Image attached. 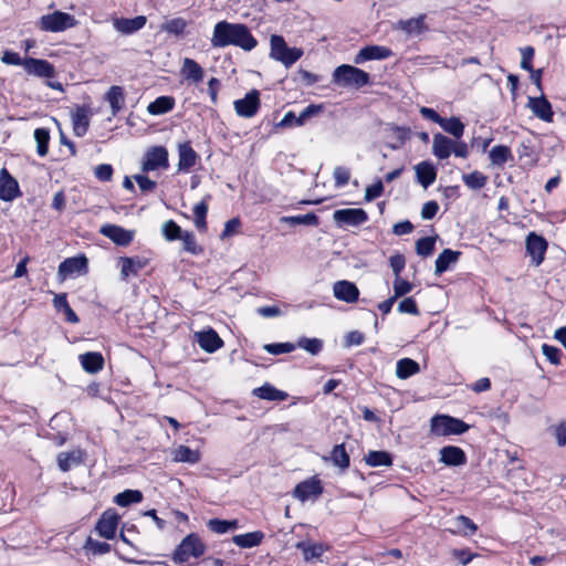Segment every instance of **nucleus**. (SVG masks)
<instances>
[{"label":"nucleus","mask_w":566,"mask_h":566,"mask_svg":"<svg viewBox=\"0 0 566 566\" xmlns=\"http://www.w3.org/2000/svg\"><path fill=\"white\" fill-rule=\"evenodd\" d=\"M229 45L251 51L258 45V41L245 24L222 20L216 23L213 28L211 46L226 48Z\"/></svg>","instance_id":"f257e3e1"},{"label":"nucleus","mask_w":566,"mask_h":566,"mask_svg":"<svg viewBox=\"0 0 566 566\" xmlns=\"http://www.w3.org/2000/svg\"><path fill=\"white\" fill-rule=\"evenodd\" d=\"M206 549L207 546L200 536L197 533H190L176 546L171 554V560L175 564L182 565L189 563L191 557L200 558L205 555Z\"/></svg>","instance_id":"f03ea898"},{"label":"nucleus","mask_w":566,"mask_h":566,"mask_svg":"<svg viewBox=\"0 0 566 566\" xmlns=\"http://www.w3.org/2000/svg\"><path fill=\"white\" fill-rule=\"evenodd\" d=\"M333 83L345 88H360L370 84V75L361 69L342 64L333 72Z\"/></svg>","instance_id":"7ed1b4c3"},{"label":"nucleus","mask_w":566,"mask_h":566,"mask_svg":"<svg viewBox=\"0 0 566 566\" xmlns=\"http://www.w3.org/2000/svg\"><path fill=\"white\" fill-rule=\"evenodd\" d=\"M470 429L462 419L449 415H434L430 420V430L434 436H461Z\"/></svg>","instance_id":"20e7f679"},{"label":"nucleus","mask_w":566,"mask_h":566,"mask_svg":"<svg viewBox=\"0 0 566 566\" xmlns=\"http://www.w3.org/2000/svg\"><path fill=\"white\" fill-rule=\"evenodd\" d=\"M270 57L281 62L286 69L291 67L303 56L301 48H290L282 35L273 34L270 38Z\"/></svg>","instance_id":"39448f33"},{"label":"nucleus","mask_w":566,"mask_h":566,"mask_svg":"<svg viewBox=\"0 0 566 566\" xmlns=\"http://www.w3.org/2000/svg\"><path fill=\"white\" fill-rule=\"evenodd\" d=\"M76 24L77 20L72 14L62 11L44 14L38 22L40 30L54 33L63 32L74 28Z\"/></svg>","instance_id":"423d86ee"},{"label":"nucleus","mask_w":566,"mask_h":566,"mask_svg":"<svg viewBox=\"0 0 566 566\" xmlns=\"http://www.w3.org/2000/svg\"><path fill=\"white\" fill-rule=\"evenodd\" d=\"M333 220L337 228L359 227L368 221V213L363 208L337 209Z\"/></svg>","instance_id":"0eeeda50"},{"label":"nucleus","mask_w":566,"mask_h":566,"mask_svg":"<svg viewBox=\"0 0 566 566\" xmlns=\"http://www.w3.org/2000/svg\"><path fill=\"white\" fill-rule=\"evenodd\" d=\"M169 166L168 150L164 146H154L146 150L142 160V171L166 169Z\"/></svg>","instance_id":"6e6552de"},{"label":"nucleus","mask_w":566,"mask_h":566,"mask_svg":"<svg viewBox=\"0 0 566 566\" xmlns=\"http://www.w3.org/2000/svg\"><path fill=\"white\" fill-rule=\"evenodd\" d=\"M323 492V482L314 475L297 483L293 490V496L301 502L316 501Z\"/></svg>","instance_id":"1a4fd4ad"},{"label":"nucleus","mask_w":566,"mask_h":566,"mask_svg":"<svg viewBox=\"0 0 566 566\" xmlns=\"http://www.w3.org/2000/svg\"><path fill=\"white\" fill-rule=\"evenodd\" d=\"M525 249L532 259V264L539 266L545 260L548 242L544 235L532 231L526 235Z\"/></svg>","instance_id":"9d476101"},{"label":"nucleus","mask_w":566,"mask_h":566,"mask_svg":"<svg viewBox=\"0 0 566 566\" xmlns=\"http://www.w3.org/2000/svg\"><path fill=\"white\" fill-rule=\"evenodd\" d=\"M120 521L119 514L114 509H107L96 522L95 531L101 537L113 539Z\"/></svg>","instance_id":"9b49d317"},{"label":"nucleus","mask_w":566,"mask_h":566,"mask_svg":"<svg viewBox=\"0 0 566 566\" xmlns=\"http://www.w3.org/2000/svg\"><path fill=\"white\" fill-rule=\"evenodd\" d=\"M324 109L322 104H310L306 106L298 115L294 112L289 111L283 116L282 120L279 123L281 127H292V126H302L308 119L317 116Z\"/></svg>","instance_id":"f8f14e48"},{"label":"nucleus","mask_w":566,"mask_h":566,"mask_svg":"<svg viewBox=\"0 0 566 566\" xmlns=\"http://www.w3.org/2000/svg\"><path fill=\"white\" fill-rule=\"evenodd\" d=\"M22 196L18 180L6 168L0 169V200L11 202Z\"/></svg>","instance_id":"ddd939ff"},{"label":"nucleus","mask_w":566,"mask_h":566,"mask_svg":"<svg viewBox=\"0 0 566 566\" xmlns=\"http://www.w3.org/2000/svg\"><path fill=\"white\" fill-rule=\"evenodd\" d=\"M99 233L118 247H127L133 242L135 231L127 230L117 224L106 223L101 227Z\"/></svg>","instance_id":"4468645a"},{"label":"nucleus","mask_w":566,"mask_h":566,"mask_svg":"<svg viewBox=\"0 0 566 566\" xmlns=\"http://www.w3.org/2000/svg\"><path fill=\"white\" fill-rule=\"evenodd\" d=\"M260 108V92L251 90L243 98L234 102V109L241 117L250 118L256 114Z\"/></svg>","instance_id":"2eb2a0df"},{"label":"nucleus","mask_w":566,"mask_h":566,"mask_svg":"<svg viewBox=\"0 0 566 566\" xmlns=\"http://www.w3.org/2000/svg\"><path fill=\"white\" fill-rule=\"evenodd\" d=\"M24 71L29 75L52 78L55 76V67L52 63L43 59L27 57L24 62Z\"/></svg>","instance_id":"dca6fc26"},{"label":"nucleus","mask_w":566,"mask_h":566,"mask_svg":"<svg viewBox=\"0 0 566 566\" xmlns=\"http://www.w3.org/2000/svg\"><path fill=\"white\" fill-rule=\"evenodd\" d=\"M88 260L84 254L66 258L62 261L57 269V274L65 279L73 274L85 273L87 271Z\"/></svg>","instance_id":"f3484780"},{"label":"nucleus","mask_w":566,"mask_h":566,"mask_svg":"<svg viewBox=\"0 0 566 566\" xmlns=\"http://www.w3.org/2000/svg\"><path fill=\"white\" fill-rule=\"evenodd\" d=\"M527 107L537 118L546 123L553 122L554 112L552 104L545 95L528 97Z\"/></svg>","instance_id":"a211bd4d"},{"label":"nucleus","mask_w":566,"mask_h":566,"mask_svg":"<svg viewBox=\"0 0 566 566\" xmlns=\"http://www.w3.org/2000/svg\"><path fill=\"white\" fill-rule=\"evenodd\" d=\"M391 49L381 45H366L359 50L354 57L355 64H361L366 61L385 60L392 56Z\"/></svg>","instance_id":"6ab92c4d"},{"label":"nucleus","mask_w":566,"mask_h":566,"mask_svg":"<svg viewBox=\"0 0 566 566\" xmlns=\"http://www.w3.org/2000/svg\"><path fill=\"white\" fill-rule=\"evenodd\" d=\"M439 454V461L447 467H461L468 461L464 450L457 446L442 447Z\"/></svg>","instance_id":"aec40b11"},{"label":"nucleus","mask_w":566,"mask_h":566,"mask_svg":"<svg viewBox=\"0 0 566 566\" xmlns=\"http://www.w3.org/2000/svg\"><path fill=\"white\" fill-rule=\"evenodd\" d=\"M147 23L145 15H136L135 18H116L113 20L114 29L124 34L130 35L142 30Z\"/></svg>","instance_id":"412c9836"},{"label":"nucleus","mask_w":566,"mask_h":566,"mask_svg":"<svg viewBox=\"0 0 566 566\" xmlns=\"http://www.w3.org/2000/svg\"><path fill=\"white\" fill-rule=\"evenodd\" d=\"M119 262L122 264L120 277L126 280L130 275L136 276L140 270L146 268L149 263V259L146 256H120Z\"/></svg>","instance_id":"4be33fe9"},{"label":"nucleus","mask_w":566,"mask_h":566,"mask_svg":"<svg viewBox=\"0 0 566 566\" xmlns=\"http://www.w3.org/2000/svg\"><path fill=\"white\" fill-rule=\"evenodd\" d=\"M196 336L200 348L209 354L216 353L224 344L219 334L211 327L197 333Z\"/></svg>","instance_id":"5701e85b"},{"label":"nucleus","mask_w":566,"mask_h":566,"mask_svg":"<svg viewBox=\"0 0 566 566\" xmlns=\"http://www.w3.org/2000/svg\"><path fill=\"white\" fill-rule=\"evenodd\" d=\"M334 296L346 303H355L359 298V290L354 282L342 280L334 283Z\"/></svg>","instance_id":"b1692460"},{"label":"nucleus","mask_w":566,"mask_h":566,"mask_svg":"<svg viewBox=\"0 0 566 566\" xmlns=\"http://www.w3.org/2000/svg\"><path fill=\"white\" fill-rule=\"evenodd\" d=\"M91 112L86 106H76L71 114L73 132L76 137H83L90 126Z\"/></svg>","instance_id":"393cba45"},{"label":"nucleus","mask_w":566,"mask_h":566,"mask_svg":"<svg viewBox=\"0 0 566 566\" xmlns=\"http://www.w3.org/2000/svg\"><path fill=\"white\" fill-rule=\"evenodd\" d=\"M416 179L417 181L427 189L430 187L437 179L438 169L437 167L429 160H423L416 165Z\"/></svg>","instance_id":"a878e982"},{"label":"nucleus","mask_w":566,"mask_h":566,"mask_svg":"<svg viewBox=\"0 0 566 566\" xmlns=\"http://www.w3.org/2000/svg\"><path fill=\"white\" fill-rule=\"evenodd\" d=\"M461 251H454L452 249H444L437 258L434 262V275L440 276L444 272L449 271L451 265L455 264L460 256Z\"/></svg>","instance_id":"bb28decb"},{"label":"nucleus","mask_w":566,"mask_h":566,"mask_svg":"<svg viewBox=\"0 0 566 566\" xmlns=\"http://www.w3.org/2000/svg\"><path fill=\"white\" fill-rule=\"evenodd\" d=\"M78 359L82 368L88 374L101 371L105 365V359L99 352H86L81 354Z\"/></svg>","instance_id":"cd10ccee"},{"label":"nucleus","mask_w":566,"mask_h":566,"mask_svg":"<svg viewBox=\"0 0 566 566\" xmlns=\"http://www.w3.org/2000/svg\"><path fill=\"white\" fill-rule=\"evenodd\" d=\"M295 548L302 552L305 562H311L319 558L328 549V546L323 543L301 541L296 543Z\"/></svg>","instance_id":"c85d7f7f"},{"label":"nucleus","mask_w":566,"mask_h":566,"mask_svg":"<svg viewBox=\"0 0 566 566\" xmlns=\"http://www.w3.org/2000/svg\"><path fill=\"white\" fill-rule=\"evenodd\" d=\"M252 395L268 401H283L289 398L286 391L280 390L270 382H265L262 386L254 388Z\"/></svg>","instance_id":"c756f323"},{"label":"nucleus","mask_w":566,"mask_h":566,"mask_svg":"<svg viewBox=\"0 0 566 566\" xmlns=\"http://www.w3.org/2000/svg\"><path fill=\"white\" fill-rule=\"evenodd\" d=\"M178 147H179L178 171L188 172L197 164L198 155L191 148V144H178Z\"/></svg>","instance_id":"7c9ffc66"},{"label":"nucleus","mask_w":566,"mask_h":566,"mask_svg":"<svg viewBox=\"0 0 566 566\" xmlns=\"http://www.w3.org/2000/svg\"><path fill=\"white\" fill-rule=\"evenodd\" d=\"M326 461H331L333 465L337 467L340 472H345L350 465V457L346 451L345 443L334 446Z\"/></svg>","instance_id":"2f4dec72"},{"label":"nucleus","mask_w":566,"mask_h":566,"mask_svg":"<svg viewBox=\"0 0 566 566\" xmlns=\"http://www.w3.org/2000/svg\"><path fill=\"white\" fill-rule=\"evenodd\" d=\"M280 222L289 224L291 227L306 226V227H318L319 218L315 212H308L306 214L298 216H282Z\"/></svg>","instance_id":"473e14b6"},{"label":"nucleus","mask_w":566,"mask_h":566,"mask_svg":"<svg viewBox=\"0 0 566 566\" xmlns=\"http://www.w3.org/2000/svg\"><path fill=\"white\" fill-rule=\"evenodd\" d=\"M489 157L491 164L497 168H503L506 163L514 161V156L512 155L510 147L502 144L493 147L489 153Z\"/></svg>","instance_id":"72a5a7b5"},{"label":"nucleus","mask_w":566,"mask_h":566,"mask_svg":"<svg viewBox=\"0 0 566 566\" xmlns=\"http://www.w3.org/2000/svg\"><path fill=\"white\" fill-rule=\"evenodd\" d=\"M176 105V99L172 96L163 95L148 104L147 112L150 115H164L172 111Z\"/></svg>","instance_id":"f704fd0d"},{"label":"nucleus","mask_w":566,"mask_h":566,"mask_svg":"<svg viewBox=\"0 0 566 566\" xmlns=\"http://www.w3.org/2000/svg\"><path fill=\"white\" fill-rule=\"evenodd\" d=\"M264 538V533L261 531L249 532L245 534H238L232 537V542L241 548H253L259 546Z\"/></svg>","instance_id":"c9c22d12"},{"label":"nucleus","mask_w":566,"mask_h":566,"mask_svg":"<svg viewBox=\"0 0 566 566\" xmlns=\"http://www.w3.org/2000/svg\"><path fill=\"white\" fill-rule=\"evenodd\" d=\"M181 75L185 80H191L195 83L203 80V69L192 59L186 57L181 66Z\"/></svg>","instance_id":"e433bc0d"},{"label":"nucleus","mask_w":566,"mask_h":566,"mask_svg":"<svg viewBox=\"0 0 566 566\" xmlns=\"http://www.w3.org/2000/svg\"><path fill=\"white\" fill-rule=\"evenodd\" d=\"M53 305L57 312H62L65 315L67 323L76 324L80 322L78 316L69 304L65 293L56 294L53 298Z\"/></svg>","instance_id":"4c0bfd02"},{"label":"nucleus","mask_w":566,"mask_h":566,"mask_svg":"<svg viewBox=\"0 0 566 566\" xmlns=\"http://www.w3.org/2000/svg\"><path fill=\"white\" fill-rule=\"evenodd\" d=\"M420 371V365L412 358H401L396 365V376L399 379H408Z\"/></svg>","instance_id":"58836bf2"},{"label":"nucleus","mask_w":566,"mask_h":566,"mask_svg":"<svg viewBox=\"0 0 566 566\" xmlns=\"http://www.w3.org/2000/svg\"><path fill=\"white\" fill-rule=\"evenodd\" d=\"M172 459L176 462L196 464L200 461L201 454L198 450L181 444L172 451Z\"/></svg>","instance_id":"ea45409f"},{"label":"nucleus","mask_w":566,"mask_h":566,"mask_svg":"<svg viewBox=\"0 0 566 566\" xmlns=\"http://www.w3.org/2000/svg\"><path fill=\"white\" fill-rule=\"evenodd\" d=\"M392 454L385 450L369 451L368 454L365 455L366 464L371 468L390 467L392 464Z\"/></svg>","instance_id":"a19ab883"},{"label":"nucleus","mask_w":566,"mask_h":566,"mask_svg":"<svg viewBox=\"0 0 566 566\" xmlns=\"http://www.w3.org/2000/svg\"><path fill=\"white\" fill-rule=\"evenodd\" d=\"M424 14L408 20H400L399 28L408 34H421L428 30L424 23Z\"/></svg>","instance_id":"79ce46f5"},{"label":"nucleus","mask_w":566,"mask_h":566,"mask_svg":"<svg viewBox=\"0 0 566 566\" xmlns=\"http://www.w3.org/2000/svg\"><path fill=\"white\" fill-rule=\"evenodd\" d=\"M105 101L111 105L112 113L117 114L125 103L124 90L120 86L113 85L105 94Z\"/></svg>","instance_id":"37998d69"},{"label":"nucleus","mask_w":566,"mask_h":566,"mask_svg":"<svg viewBox=\"0 0 566 566\" xmlns=\"http://www.w3.org/2000/svg\"><path fill=\"white\" fill-rule=\"evenodd\" d=\"M144 499L143 492L139 490L127 489L114 497V503L118 506L127 507L132 504L140 503Z\"/></svg>","instance_id":"c03bdc74"},{"label":"nucleus","mask_w":566,"mask_h":566,"mask_svg":"<svg viewBox=\"0 0 566 566\" xmlns=\"http://www.w3.org/2000/svg\"><path fill=\"white\" fill-rule=\"evenodd\" d=\"M207 527L209 531L217 534H226L230 531H234L239 527V523L237 520H221V518H210L207 522Z\"/></svg>","instance_id":"a18cd8bd"},{"label":"nucleus","mask_w":566,"mask_h":566,"mask_svg":"<svg viewBox=\"0 0 566 566\" xmlns=\"http://www.w3.org/2000/svg\"><path fill=\"white\" fill-rule=\"evenodd\" d=\"M439 125L446 133L450 134L457 139L461 138L463 135L464 125L459 117H442Z\"/></svg>","instance_id":"49530a36"},{"label":"nucleus","mask_w":566,"mask_h":566,"mask_svg":"<svg viewBox=\"0 0 566 566\" xmlns=\"http://www.w3.org/2000/svg\"><path fill=\"white\" fill-rule=\"evenodd\" d=\"M437 239V234L418 239L416 241V253L422 258L430 256L434 252Z\"/></svg>","instance_id":"de8ad7c7"},{"label":"nucleus","mask_w":566,"mask_h":566,"mask_svg":"<svg viewBox=\"0 0 566 566\" xmlns=\"http://www.w3.org/2000/svg\"><path fill=\"white\" fill-rule=\"evenodd\" d=\"M188 23L182 18H174L164 22L160 30L176 36H181L185 33Z\"/></svg>","instance_id":"09e8293b"},{"label":"nucleus","mask_w":566,"mask_h":566,"mask_svg":"<svg viewBox=\"0 0 566 566\" xmlns=\"http://www.w3.org/2000/svg\"><path fill=\"white\" fill-rule=\"evenodd\" d=\"M295 345H296V347H300V348L306 350L307 353H310L311 355L315 356L322 352L324 343L322 339L316 338V337L308 338V337L303 336V337L298 338V340Z\"/></svg>","instance_id":"8fccbe9b"},{"label":"nucleus","mask_w":566,"mask_h":566,"mask_svg":"<svg viewBox=\"0 0 566 566\" xmlns=\"http://www.w3.org/2000/svg\"><path fill=\"white\" fill-rule=\"evenodd\" d=\"M462 180L470 189L480 190L486 185L488 177L481 171L475 170L470 174H464Z\"/></svg>","instance_id":"3c124183"},{"label":"nucleus","mask_w":566,"mask_h":566,"mask_svg":"<svg viewBox=\"0 0 566 566\" xmlns=\"http://www.w3.org/2000/svg\"><path fill=\"white\" fill-rule=\"evenodd\" d=\"M161 232L167 241H176L180 240L185 231H182L176 221L168 220L163 224Z\"/></svg>","instance_id":"603ef678"},{"label":"nucleus","mask_w":566,"mask_h":566,"mask_svg":"<svg viewBox=\"0 0 566 566\" xmlns=\"http://www.w3.org/2000/svg\"><path fill=\"white\" fill-rule=\"evenodd\" d=\"M207 213H208V205L205 200L197 203L193 208L195 214V224L198 230L205 231L207 229Z\"/></svg>","instance_id":"864d4df0"},{"label":"nucleus","mask_w":566,"mask_h":566,"mask_svg":"<svg viewBox=\"0 0 566 566\" xmlns=\"http://www.w3.org/2000/svg\"><path fill=\"white\" fill-rule=\"evenodd\" d=\"M263 348L266 353L277 356L281 354L292 353L296 348V345L293 343H290V342L271 343V344H265L263 346Z\"/></svg>","instance_id":"5fc2aeb1"},{"label":"nucleus","mask_w":566,"mask_h":566,"mask_svg":"<svg viewBox=\"0 0 566 566\" xmlns=\"http://www.w3.org/2000/svg\"><path fill=\"white\" fill-rule=\"evenodd\" d=\"M84 548L91 551L94 555H103L111 552L112 546L106 542H98L88 536L84 544Z\"/></svg>","instance_id":"6e6d98bb"},{"label":"nucleus","mask_w":566,"mask_h":566,"mask_svg":"<svg viewBox=\"0 0 566 566\" xmlns=\"http://www.w3.org/2000/svg\"><path fill=\"white\" fill-rule=\"evenodd\" d=\"M180 240L184 243V250L191 254H199L202 252V248L196 242V237L192 232L185 231Z\"/></svg>","instance_id":"4d7b16f0"},{"label":"nucleus","mask_w":566,"mask_h":566,"mask_svg":"<svg viewBox=\"0 0 566 566\" xmlns=\"http://www.w3.org/2000/svg\"><path fill=\"white\" fill-rule=\"evenodd\" d=\"M413 289V284L409 281L401 279V276L395 277L394 281V297L397 300L401 296L407 295Z\"/></svg>","instance_id":"13d9d810"},{"label":"nucleus","mask_w":566,"mask_h":566,"mask_svg":"<svg viewBox=\"0 0 566 566\" xmlns=\"http://www.w3.org/2000/svg\"><path fill=\"white\" fill-rule=\"evenodd\" d=\"M455 525L463 531L464 536H472L478 530V525L465 515L457 516Z\"/></svg>","instance_id":"bf43d9fd"},{"label":"nucleus","mask_w":566,"mask_h":566,"mask_svg":"<svg viewBox=\"0 0 566 566\" xmlns=\"http://www.w3.org/2000/svg\"><path fill=\"white\" fill-rule=\"evenodd\" d=\"M80 458L75 452H62L57 457V464L61 471L66 472L73 463H78Z\"/></svg>","instance_id":"052dcab7"},{"label":"nucleus","mask_w":566,"mask_h":566,"mask_svg":"<svg viewBox=\"0 0 566 566\" xmlns=\"http://www.w3.org/2000/svg\"><path fill=\"white\" fill-rule=\"evenodd\" d=\"M333 177L337 188L344 187L349 182L350 169L344 166H337L334 169Z\"/></svg>","instance_id":"680f3d73"},{"label":"nucleus","mask_w":566,"mask_h":566,"mask_svg":"<svg viewBox=\"0 0 566 566\" xmlns=\"http://www.w3.org/2000/svg\"><path fill=\"white\" fill-rule=\"evenodd\" d=\"M384 184L381 179H377L373 185L367 186L365 190V201L370 202L379 198L384 193Z\"/></svg>","instance_id":"e2e57ef3"},{"label":"nucleus","mask_w":566,"mask_h":566,"mask_svg":"<svg viewBox=\"0 0 566 566\" xmlns=\"http://www.w3.org/2000/svg\"><path fill=\"white\" fill-rule=\"evenodd\" d=\"M542 353L551 364H553V365L560 364L562 350L558 347L548 345V344H543Z\"/></svg>","instance_id":"0e129e2a"},{"label":"nucleus","mask_w":566,"mask_h":566,"mask_svg":"<svg viewBox=\"0 0 566 566\" xmlns=\"http://www.w3.org/2000/svg\"><path fill=\"white\" fill-rule=\"evenodd\" d=\"M398 312L402 314L419 315V308L413 297H405L398 304Z\"/></svg>","instance_id":"69168bd1"},{"label":"nucleus","mask_w":566,"mask_h":566,"mask_svg":"<svg viewBox=\"0 0 566 566\" xmlns=\"http://www.w3.org/2000/svg\"><path fill=\"white\" fill-rule=\"evenodd\" d=\"M389 264L395 277H398L406 266V258L401 253H395L389 258Z\"/></svg>","instance_id":"338daca9"},{"label":"nucleus","mask_w":566,"mask_h":566,"mask_svg":"<svg viewBox=\"0 0 566 566\" xmlns=\"http://www.w3.org/2000/svg\"><path fill=\"white\" fill-rule=\"evenodd\" d=\"M114 169L109 164H101L94 170L95 177L103 182L111 181L113 178Z\"/></svg>","instance_id":"774afa93"}]
</instances>
